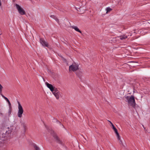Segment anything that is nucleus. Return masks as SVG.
I'll return each mask as SVG.
<instances>
[{
  "label": "nucleus",
  "mask_w": 150,
  "mask_h": 150,
  "mask_svg": "<svg viewBox=\"0 0 150 150\" xmlns=\"http://www.w3.org/2000/svg\"><path fill=\"white\" fill-rule=\"evenodd\" d=\"M125 101L127 102L128 105L134 107L136 104L134 97L133 96H126L125 97Z\"/></svg>",
  "instance_id": "1"
},
{
  "label": "nucleus",
  "mask_w": 150,
  "mask_h": 150,
  "mask_svg": "<svg viewBox=\"0 0 150 150\" xmlns=\"http://www.w3.org/2000/svg\"><path fill=\"white\" fill-rule=\"evenodd\" d=\"M13 129L11 128L8 127L6 129V132H5L6 134L4 133H2L1 136V140H4L5 139V138L6 137V135H8L11 133Z\"/></svg>",
  "instance_id": "2"
},
{
  "label": "nucleus",
  "mask_w": 150,
  "mask_h": 150,
  "mask_svg": "<svg viewBox=\"0 0 150 150\" xmlns=\"http://www.w3.org/2000/svg\"><path fill=\"white\" fill-rule=\"evenodd\" d=\"M18 112L17 115L19 117L21 118L22 117V115L24 112V110L22 105L20 103V102L18 101Z\"/></svg>",
  "instance_id": "3"
},
{
  "label": "nucleus",
  "mask_w": 150,
  "mask_h": 150,
  "mask_svg": "<svg viewBox=\"0 0 150 150\" xmlns=\"http://www.w3.org/2000/svg\"><path fill=\"white\" fill-rule=\"evenodd\" d=\"M109 121L110 122V123L111 124V126L112 127V128L113 129V130L115 132L116 134L117 139L118 140L120 141V144H122V142L121 139H120V136L118 132L117 129L115 127L114 125L110 121Z\"/></svg>",
  "instance_id": "4"
},
{
  "label": "nucleus",
  "mask_w": 150,
  "mask_h": 150,
  "mask_svg": "<svg viewBox=\"0 0 150 150\" xmlns=\"http://www.w3.org/2000/svg\"><path fill=\"white\" fill-rule=\"evenodd\" d=\"M79 69L78 65L75 63L72 64L69 67V71H75Z\"/></svg>",
  "instance_id": "5"
},
{
  "label": "nucleus",
  "mask_w": 150,
  "mask_h": 150,
  "mask_svg": "<svg viewBox=\"0 0 150 150\" xmlns=\"http://www.w3.org/2000/svg\"><path fill=\"white\" fill-rule=\"evenodd\" d=\"M16 6L20 14L22 15L25 14V11L20 6L17 4H16Z\"/></svg>",
  "instance_id": "6"
},
{
  "label": "nucleus",
  "mask_w": 150,
  "mask_h": 150,
  "mask_svg": "<svg viewBox=\"0 0 150 150\" xmlns=\"http://www.w3.org/2000/svg\"><path fill=\"white\" fill-rule=\"evenodd\" d=\"M51 133L53 136L54 137L55 139L57 142L59 143H61V141L60 140L59 138L57 137L56 134L54 133V132L53 131H52Z\"/></svg>",
  "instance_id": "7"
},
{
  "label": "nucleus",
  "mask_w": 150,
  "mask_h": 150,
  "mask_svg": "<svg viewBox=\"0 0 150 150\" xmlns=\"http://www.w3.org/2000/svg\"><path fill=\"white\" fill-rule=\"evenodd\" d=\"M40 42L42 45L44 46L48 47V45L47 43L42 38L40 39Z\"/></svg>",
  "instance_id": "8"
},
{
  "label": "nucleus",
  "mask_w": 150,
  "mask_h": 150,
  "mask_svg": "<svg viewBox=\"0 0 150 150\" xmlns=\"http://www.w3.org/2000/svg\"><path fill=\"white\" fill-rule=\"evenodd\" d=\"M47 87L49 88L50 91L52 92L53 91V89H54V87H53L52 85L51 84H50L46 82L45 83Z\"/></svg>",
  "instance_id": "9"
},
{
  "label": "nucleus",
  "mask_w": 150,
  "mask_h": 150,
  "mask_svg": "<svg viewBox=\"0 0 150 150\" xmlns=\"http://www.w3.org/2000/svg\"><path fill=\"white\" fill-rule=\"evenodd\" d=\"M72 28L74 29L76 31L81 33V31L76 26H72L71 27Z\"/></svg>",
  "instance_id": "10"
},
{
  "label": "nucleus",
  "mask_w": 150,
  "mask_h": 150,
  "mask_svg": "<svg viewBox=\"0 0 150 150\" xmlns=\"http://www.w3.org/2000/svg\"><path fill=\"white\" fill-rule=\"evenodd\" d=\"M119 38L121 40H123L127 38V35H124L119 36Z\"/></svg>",
  "instance_id": "11"
},
{
  "label": "nucleus",
  "mask_w": 150,
  "mask_h": 150,
  "mask_svg": "<svg viewBox=\"0 0 150 150\" xmlns=\"http://www.w3.org/2000/svg\"><path fill=\"white\" fill-rule=\"evenodd\" d=\"M53 94L56 97L57 99H58L59 98L60 95L59 92L58 93H53Z\"/></svg>",
  "instance_id": "12"
},
{
  "label": "nucleus",
  "mask_w": 150,
  "mask_h": 150,
  "mask_svg": "<svg viewBox=\"0 0 150 150\" xmlns=\"http://www.w3.org/2000/svg\"><path fill=\"white\" fill-rule=\"evenodd\" d=\"M50 17L54 19L56 21H57L58 23H59V19L54 16L53 15H52L50 16Z\"/></svg>",
  "instance_id": "13"
},
{
  "label": "nucleus",
  "mask_w": 150,
  "mask_h": 150,
  "mask_svg": "<svg viewBox=\"0 0 150 150\" xmlns=\"http://www.w3.org/2000/svg\"><path fill=\"white\" fill-rule=\"evenodd\" d=\"M112 10V9L109 7L105 9V10L106 11V14L110 12Z\"/></svg>",
  "instance_id": "14"
},
{
  "label": "nucleus",
  "mask_w": 150,
  "mask_h": 150,
  "mask_svg": "<svg viewBox=\"0 0 150 150\" xmlns=\"http://www.w3.org/2000/svg\"><path fill=\"white\" fill-rule=\"evenodd\" d=\"M52 91H52V92L53 94L54 93H58L59 92L57 88H55V87L54 88V89Z\"/></svg>",
  "instance_id": "15"
},
{
  "label": "nucleus",
  "mask_w": 150,
  "mask_h": 150,
  "mask_svg": "<svg viewBox=\"0 0 150 150\" xmlns=\"http://www.w3.org/2000/svg\"><path fill=\"white\" fill-rule=\"evenodd\" d=\"M21 125L22 126L24 130L25 131L27 129V127L26 125L24 123H22L21 124Z\"/></svg>",
  "instance_id": "16"
},
{
  "label": "nucleus",
  "mask_w": 150,
  "mask_h": 150,
  "mask_svg": "<svg viewBox=\"0 0 150 150\" xmlns=\"http://www.w3.org/2000/svg\"><path fill=\"white\" fill-rule=\"evenodd\" d=\"M34 147L35 150H40V148L36 145H34Z\"/></svg>",
  "instance_id": "17"
},
{
  "label": "nucleus",
  "mask_w": 150,
  "mask_h": 150,
  "mask_svg": "<svg viewBox=\"0 0 150 150\" xmlns=\"http://www.w3.org/2000/svg\"><path fill=\"white\" fill-rule=\"evenodd\" d=\"M1 96H2L4 98V99L6 100V98H7L6 97H5V96H4L3 94H1Z\"/></svg>",
  "instance_id": "18"
},
{
  "label": "nucleus",
  "mask_w": 150,
  "mask_h": 150,
  "mask_svg": "<svg viewBox=\"0 0 150 150\" xmlns=\"http://www.w3.org/2000/svg\"><path fill=\"white\" fill-rule=\"evenodd\" d=\"M8 105H9V106H11V103H10V102L9 101H8Z\"/></svg>",
  "instance_id": "19"
},
{
  "label": "nucleus",
  "mask_w": 150,
  "mask_h": 150,
  "mask_svg": "<svg viewBox=\"0 0 150 150\" xmlns=\"http://www.w3.org/2000/svg\"><path fill=\"white\" fill-rule=\"evenodd\" d=\"M123 3V2H122V1H121V3H120V2H119L118 3V4H120V5H121V4H122V3Z\"/></svg>",
  "instance_id": "20"
},
{
  "label": "nucleus",
  "mask_w": 150,
  "mask_h": 150,
  "mask_svg": "<svg viewBox=\"0 0 150 150\" xmlns=\"http://www.w3.org/2000/svg\"><path fill=\"white\" fill-rule=\"evenodd\" d=\"M1 0H0V6H1Z\"/></svg>",
  "instance_id": "21"
},
{
  "label": "nucleus",
  "mask_w": 150,
  "mask_h": 150,
  "mask_svg": "<svg viewBox=\"0 0 150 150\" xmlns=\"http://www.w3.org/2000/svg\"><path fill=\"white\" fill-rule=\"evenodd\" d=\"M7 102H8V101H9V100H8V99L7 98H6V100Z\"/></svg>",
  "instance_id": "22"
},
{
  "label": "nucleus",
  "mask_w": 150,
  "mask_h": 150,
  "mask_svg": "<svg viewBox=\"0 0 150 150\" xmlns=\"http://www.w3.org/2000/svg\"><path fill=\"white\" fill-rule=\"evenodd\" d=\"M16 1V0H13V2H15Z\"/></svg>",
  "instance_id": "23"
},
{
  "label": "nucleus",
  "mask_w": 150,
  "mask_h": 150,
  "mask_svg": "<svg viewBox=\"0 0 150 150\" xmlns=\"http://www.w3.org/2000/svg\"><path fill=\"white\" fill-rule=\"evenodd\" d=\"M9 112L10 113L11 112Z\"/></svg>",
  "instance_id": "24"
}]
</instances>
